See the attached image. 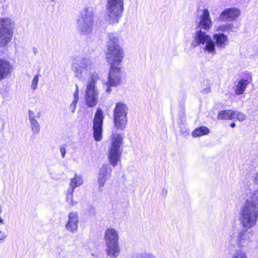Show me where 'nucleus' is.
I'll return each mask as SVG.
<instances>
[{
    "instance_id": "obj_13",
    "label": "nucleus",
    "mask_w": 258,
    "mask_h": 258,
    "mask_svg": "<svg viewBox=\"0 0 258 258\" xmlns=\"http://www.w3.org/2000/svg\"><path fill=\"white\" fill-rule=\"evenodd\" d=\"M104 116L103 111L98 108L93 122V137L96 141H100L102 139V125Z\"/></svg>"
},
{
    "instance_id": "obj_29",
    "label": "nucleus",
    "mask_w": 258,
    "mask_h": 258,
    "mask_svg": "<svg viewBox=\"0 0 258 258\" xmlns=\"http://www.w3.org/2000/svg\"><path fill=\"white\" fill-rule=\"evenodd\" d=\"M40 76V74H37L35 75L33 78L31 86V89L33 90H35L36 89Z\"/></svg>"
},
{
    "instance_id": "obj_35",
    "label": "nucleus",
    "mask_w": 258,
    "mask_h": 258,
    "mask_svg": "<svg viewBox=\"0 0 258 258\" xmlns=\"http://www.w3.org/2000/svg\"><path fill=\"white\" fill-rule=\"evenodd\" d=\"M29 118L30 120H31V119H35V116L34 111L29 110Z\"/></svg>"
},
{
    "instance_id": "obj_8",
    "label": "nucleus",
    "mask_w": 258,
    "mask_h": 258,
    "mask_svg": "<svg viewBox=\"0 0 258 258\" xmlns=\"http://www.w3.org/2000/svg\"><path fill=\"white\" fill-rule=\"evenodd\" d=\"M124 11V0H107L106 19L111 24L117 23Z\"/></svg>"
},
{
    "instance_id": "obj_1",
    "label": "nucleus",
    "mask_w": 258,
    "mask_h": 258,
    "mask_svg": "<svg viewBox=\"0 0 258 258\" xmlns=\"http://www.w3.org/2000/svg\"><path fill=\"white\" fill-rule=\"evenodd\" d=\"M258 218V190L247 195L245 203L241 208L239 219L243 228L255 225Z\"/></svg>"
},
{
    "instance_id": "obj_32",
    "label": "nucleus",
    "mask_w": 258,
    "mask_h": 258,
    "mask_svg": "<svg viewBox=\"0 0 258 258\" xmlns=\"http://www.w3.org/2000/svg\"><path fill=\"white\" fill-rule=\"evenodd\" d=\"M76 90L74 94V100L73 101L78 102L79 101V87L77 84H76Z\"/></svg>"
},
{
    "instance_id": "obj_11",
    "label": "nucleus",
    "mask_w": 258,
    "mask_h": 258,
    "mask_svg": "<svg viewBox=\"0 0 258 258\" xmlns=\"http://www.w3.org/2000/svg\"><path fill=\"white\" fill-rule=\"evenodd\" d=\"M14 22L7 17L0 18V47L6 46L12 40Z\"/></svg>"
},
{
    "instance_id": "obj_31",
    "label": "nucleus",
    "mask_w": 258,
    "mask_h": 258,
    "mask_svg": "<svg viewBox=\"0 0 258 258\" xmlns=\"http://www.w3.org/2000/svg\"><path fill=\"white\" fill-rule=\"evenodd\" d=\"M78 102L73 101L69 106V110L73 113L75 112Z\"/></svg>"
},
{
    "instance_id": "obj_21",
    "label": "nucleus",
    "mask_w": 258,
    "mask_h": 258,
    "mask_svg": "<svg viewBox=\"0 0 258 258\" xmlns=\"http://www.w3.org/2000/svg\"><path fill=\"white\" fill-rule=\"evenodd\" d=\"M252 235V232H248L246 230L240 233L237 239L238 246L243 247L247 245L251 240Z\"/></svg>"
},
{
    "instance_id": "obj_37",
    "label": "nucleus",
    "mask_w": 258,
    "mask_h": 258,
    "mask_svg": "<svg viewBox=\"0 0 258 258\" xmlns=\"http://www.w3.org/2000/svg\"><path fill=\"white\" fill-rule=\"evenodd\" d=\"M226 29L228 30V29H231V28L232 27V25L231 24H228L227 26H226Z\"/></svg>"
},
{
    "instance_id": "obj_5",
    "label": "nucleus",
    "mask_w": 258,
    "mask_h": 258,
    "mask_svg": "<svg viewBox=\"0 0 258 258\" xmlns=\"http://www.w3.org/2000/svg\"><path fill=\"white\" fill-rule=\"evenodd\" d=\"M123 138L120 134L112 132L111 136V144L108 151L107 158L113 167L117 166L120 161L122 150L121 146Z\"/></svg>"
},
{
    "instance_id": "obj_12",
    "label": "nucleus",
    "mask_w": 258,
    "mask_h": 258,
    "mask_svg": "<svg viewBox=\"0 0 258 258\" xmlns=\"http://www.w3.org/2000/svg\"><path fill=\"white\" fill-rule=\"evenodd\" d=\"M122 73L119 67H110L109 72L108 76V81L106 83L107 88L106 92L110 93L112 91L111 87H116L119 85L121 82Z\"/></svg>"
},
{
    "instance_id": "obj_26",
    "label": "nucleus",
    "mask_w": 258,
    "mask_h": 258,
    "mask_svg": "<svg viewBox=\"0 0 258 258\" xmlns=\"http://www.w3.org/2000/svg\"><path fill=\"white\" fill-rule=\"evenodd\" d=\"M32 132L34 134H38L40 132V126L36 119L30 120Z\"/></svg>"
},
{
    "instance_id": "obj_4",
    "label": "nucleus",
    "mask_w": 258,
    "mask_h": 258,
    "mask_svg": "<svg viewBox=\"0 0 258 258\" xmlns=\"http://www.w3.org/2000/svg\"><path fill=\"white\" fill-rule=\"evenodd\" d=\"M99 79V74L96 72H94L88 80L85 93V101L86 105L89 107H94L98 103L99 90L97 87V83Z\"/></svg>"
},
{
    "instance_id": "obj_20",
    "label": "nucleus",
    "mask_w": 258,
    "mask_h": 258,
    "mask_svg": "<svg viewBox=\"0 0 258 258\" xmlns=\"http://www.w3.org/2000/svg\"><path fill=\"white\" fill-rule=\"evenodd\" d=\"M212 39L218 48L223 49L228 44V38L227 36L223 33H217L213 35Z\"/></svg>"
},
{
    "instance_id": "obj_23",
    "label": "nucleus",
    "mask_w": 258,
    "mask_h": 258,
    "mask_svg": "<svg viewBox=\"0 0 258 258\" xmlns=\"http://www.w3.org/2000/svg\"><path fill=\"white\" fill-rule=\"evenodd\" d=\"M234 110H225L219 112L218 118L220 119H234Z\"/></svg>"
},
{
    "instance_id": "obj_3",
    "label": "nucleus",
    "mask_w": 258,
    "mask_h": 258,
    "mask_svg": "<svg viewBox=\"0 0 258 258\" xmlns=\"http://www.w3.org/2000/svg\"><path fill=\"white\" fill-rule=\"evenodd\" d=\"M191 46L192 48L200 46L204 52L209 54L214 55L216 54L214 41L201 29H197L193 34Z\"/></svg>"
},
{
    "instance_id": "obj_27",
    "label": "nucleus",
    "mask_w": 258,
    "mask_h": 258,
    "mask_svg": "<svg viewBox=\"0 0 258 258\" xmlns=\"http://www.w3.org/2000/svg\"><path fill=\"white\" fill-rule=\"evenodd\" d=\"M132 258H157L156 256L150 253H142L134 255Z\"/></svg>"
},
{
    "instance_id": "obj_34",
    "label": "nucleus",
    "mask_w": 258,
    "mask_h": 258,
    "mask_svg": "<svg viewBox=\"0 0 258 258\" xmlns=\"http://www.w3.org/2000/svg\"><path fill=\"white\" fill-rule=\"evenodd\" d=\"M7 237V235L3 231L0 230V242H4Z\"/></svg>"
},
{
    "instance_id": "obj_9",
    "label": "nucleus",
    "mask_w": 258,
    "mask_h": 258,
    "mask_svg": "<svg viewBox=\"0 0 258 258\" xmlns=\"http://www.w3.org/2000/svg\"><path fill=\"white\" fill-rule=\"evenodd\" d=\"M94 25L93 13L88 8L83 10L77 21L78 30L83 35H89L91 33Z\"/></svg>"
},
{
    "instance_id": "obj_25",
    "label": "nucleus",
    "mask_w": 258,
    "mask_h": 258,
    "mask_svg": "<svg viewBox=\"0 0 258 258\" xmlns=\"http://www.w3.org/2000/svg\"><path fill=\"white\" fill-rule=\"evenodd\" d=\"M74 190L72 189H68L67 191V196L66 200L67 203L71 206H74L77 204V202L74 200L73 194Z\"/></svg>"
},
{
    "instance_id": "obj_7",
    "label": "nucleus",
    "mask_w": 258,
    "mask_h": 258,
    "mask_svg": "<svg viewBox=\"0 0 258 258\" xmlns=\"http://www.w3.org/2000/svg\"><path fill=\"white\" fill-rule=\"evenodd\" d=\"M118 232L113 228L106 229L104 233V241L106 244V251L108 256L116 257L120 252L118 245Z\"/></svg>"
},
{
    "instance_id": "obj_39",
    "label": "nucleus",
    "mask_w": 258,
    "mask_h": 258,
    "mask_svg": "<svg viewBox=\"0 0 258 258\" xmlns=\"http://www.w3.org/2000/svg\"><path fill=\"white\" fill-rule=\"evenodd\" d=\"M36 51H37V49H36V48H34V53H35V54H36Z\"/></svg>"
},
{
    "instance_id": "obj_33",
    "label": "nucleus",
    "mask_w": 258,
    "mask_h": 258,
    "mask_svg": "<svg viewBox=\"0 0 258 258\" xmlns=\"http://www.w3.org/2000/svg\"><path fill=\"white\" fill-rule=\"evenodd\" d=\"M59 151L62 158H64L66 154V148L65 145H62L59 146Z\"/></svg>"
},
{
    "instance_id": "obj_15",
    "label": "nucleus",
    "mask_w": 258,
    "mask_h": 258,
    "mask_svg": "<svg viewBox=\"0 0 258 258\" xmlns=\"http://www.w3.org/2000/svg\"><path fill=\"white\" fill-rule=\"evenodd\" d=\"M196 23L198 29L209 30L212 25V22L208 10L205 9L203 11L196 20Z\"/></svg>"
},
{
    "instance_id": "obj_22",
    "label": "nucleus",
    "mask_w": 258,
    "mask_h": 258,
    "mask_svg": "<svg viewBox=\"0 0 258 258\" xmlns=\"http://www.w3.org/2000/svg\"><path fill=\"white\" fill-rule=\"evenodd\" d=\"M83 179L81 175L76 173L74 177L71 179L69 189L75 190L77 187L81 186L83 183Z\"/></svg>"
},
{
    "instance_id": "obj_14",
    "label": "nucleus",
    "mask_w": 258,
    "mask_h": 258,
    "mask_svg": "<svg viewBox=\"0 0 258 258\" xmlns=\"http://www.w3.org/2000/svg\"><path fill=\"white\" fill-rule=\"evenodd\" d=\"M112 171V168L108 164H103L100 168L97 177L99 190H102L106 181L111 177Z\"/></svg>"
},
{
    "instance_id": "obj_28",
    "label": "nucleus",
    "mask_w": 258,
    "mask_h": 258,
    "mask_svg": "<svg viewBox=\"0 0 258 258\" xmlns=\"http://www.w3.org/2000/svg\"><path fill=\"white\" fill-rule=\"evenodd\" d=\"M234 119H236L239 121H242L246 118L245 114L237 110L234 111Z\"/></svg>"
},
{
    "instance_id": "obj_38",
    "label": "nucleus",
    "mask_w": 258,
    "mask_h": 258,
    "mask_svg": "<svg viewBox=\"0 0 258 258\" xmlns=\"http://www.w3.org/2000/svg\"><path fill=\"white\" fill-rule=\"evenodd\" d=\"M236 124L234 122H232L230 124V126L231 127H234L235 126Z\"/></svg>"
},
{
    "instance_id": "obj_6",
    "label": "nucleus",
    "mask_w": 258,
    "mask_h": 258,
    "mask_svg": "<svg viewBox=\"0 0 258 258\" xmlns=\"http://www.w3.org/2000/svg\"><path fill=\"white\" fill-rule=\"evenodd\" d=\"M95 68L94 61L88 57H83L77 60L72 65V70L76 78L80 81L85 80L88 74ZM94 71H93L94 72Z\"/></svg>"
},
{
    "instance_id": "obj_19",
    "label": "nucleus",
    "mask_w": 258,
    "mask_h": 258,
    "mask_svg": "<svg viewBox=\"0 0 258 258\" xmlns=\"http://www.w3.org/2000/svg\"><path fill=\"white\" fill-rule=\"evenodd\" d=\"M12 68V66L8 60L0 58V81L10 74Z\"/></svg>"
},
{
    "instance_id": "obj_30",
    "label": "nucleus",
    "mask_w": 258,
    "mask_h": 258,
    "mask_svg": "<svg viewBox=\"0 0 258 258\" xmlns=\"http://www.w3.org/2000/svg\"><path fill=\"white\" fill-rule=\"evenodd\" d=\"M231 258H247V257L245 252L238 250L233 255Z\"/></svg>"
},
{
    "instance_id": "obj_16",
    "label": "nucleus",
    "mask_w": 258,
    "mask_h": 258,
    "mask_svg": "<svg viewBox=\"0 0 258 258\" xmlns=\"http://www.w3.org/2000/svg\"><path fill=\"white\" fill-rule=\"evenodd\" d=\"M79 217L77 212H71L68 215V221L66 224V229L72 233L78 231Z\"/></svg>"
},
{
    "instance_id": "obj_18",
    "label": "nucleus",
    "mask_w": 258,
    "mask_h": 258,
    "mask_svg": "<svg viewBox=\"0 0 258 258\" xmlns=\"http://www.w3.org/2000/svg\"><path fill=\"white\" fill-rule=\"evenodd\" d=\"M240 14V10L236 8L226 9L220 14L219 19L222 21H233L237 18Z\"/></svg>"
},
{
    "instance_id": "obj_17",
    "label": "nucleus",
    "mask_w": 258,
    "mask_h": 258,
    "mask_svg": "<svg viewBox=\"0 0 258 258\" xmlns=\"http://www.w3.org/2000/svg\"><path fill=\"white\" fill-rule=\"evenodd\" d=\"M252 82L251 73H247L244 79H240L234 86V92L236 95H240L243 94L247 86Z\"/></svg>"
},
{
    "instance_id": "obj_10",
    "label": "nucleus",
    "mask_w": 258,
    "mask_h": 258,
    "mask_svg": "<svg viewBox=\"0 0 258 258\" xmlns=\"http://www.w3.org/2000/svg\"><path fill=\"white\" fill-rule=\"evenodd\" d=\"M127 110L128 107L124 103L118 102L115 104L113 110L114 127L115 129L123 131L126 128Z\"/></svg>"
},
{
    "instance_id": "obj_36",
    "label": "nucleus",
    "mask_w": 258,
    "mask_h": 258,
    "mask_svg": "<svg viewBox=\"0 0 258 258\" xmlns=\"http://www.w3.org/2000/svg\"><path fill=\"white\" fill-rule=\"evenodd\" d=\"M211 92V89L209 86H207L206 88L201 89V92L205 94H208Z\"/></svg>"
},
{
    "instance_id": "obj_24",
    "label": "nucleus",
    "mask_w": 258,
    "mask_h": 258,
    "mask_svg": "<svg viewBox=\"0 0 258 258\" xmlns=\"http://www.w3.org/2000/svg\"><path fill=\"white\" fill-rule=\"evenodd\" d=\"M209 133V130L206 126H203L198 127L194 130L192 132L193 137H200L203 135H207Z\"/></svg>"
},
{
    "instance_id": "obj_2",
    "label": "nucleus",
    "mask_w": 258,
    "mask_h": 258,
    "mask_svg": "<svg viewBox=\"0 0 258 258\" xmlns=\"http://www.w3.org/2000/svg\"><path fill=\"white\" fill-rule=\"evenodd\" d=\"M106 59L110 67H119L124 57V52L118 44V38L114 34L108 35Z\"/></svg>"
}]
</instances>
